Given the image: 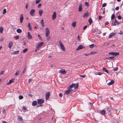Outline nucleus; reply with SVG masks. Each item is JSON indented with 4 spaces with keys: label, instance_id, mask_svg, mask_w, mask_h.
I'll return each mask as SVG.
<instances>
[{
    "label": "nucleus",
    "instance_id": "obj_1",
    "mask_svg": "<svg viewBox=\"0 0 123 123\" xmlns=\"http://www.w3.org/2000/svg\"><path fill=\"white\" fill-rule=\"evenodd\" d=\"M59 45L62 50L64 51L65 50V49L64 47V45L62 44L61 41L59 40Z\"/></svg>",
    "mask_w": 123,
    "mask_h": 123
},
{
    "label": "nucleus",
    "instance_id": "obj_2",
    "mask_svg": "<svg viewBox=\"0 0 123 123\" xmlns=\"http://www.w3.org/2000/svg\"><path fill=\"white\" fill-rule=\"evenodd\" d=\"M45 35L46 37H47L50 33V31L48 28L47 27L45 30Z\"/></svg>",
    "mask_w": 123,
    "mask_h": 123
},
{
    "label": "nucleus",
    "instance_id": "obj_3",
    "mask_svg": "<svg viewBox=\"0 0 123 123\" xmlns=\"http://www.w3.org/2000/svg\"><path fill=\"white\" fill-rule=\"evenodd\" d=\"M109 54H111L113 55L116 56L118 55L119 54V53L117 52H110L109 53Z\"/></svg>",
    "mask_w": 123,
    "mask_h": 123
},
{
    "label": "nucleus",
    "instance_id": "obj_4",
    "mask_svg": "<svg viewBox=\"0 0 123 123\" xmlns=\"http://www.w3.org/2000/svg\"><path fill=\"white\" fill-rule=\"evenodd\" d=\"M59 72L60 73L64 74H65L66 73V72L64 69L60 70H59Z\"/></svg>",
    "mask_w": 123,
    "mask_h": 123
},
{
    "label": "nucleus",
    "instance_id": "obj_5",
    "mask_svg": "<svg viewBox=\"0 0 123 123\" xmlns=\"http://www.w3.org/2000/svg\"><path fill=\"white\" fill-rule=\"evenodd\" d=\"M37 102L38 104H41L44 102V100L42 99H38L37 100Z\"/></svg>",
    "mask_w": 123,
    "mask_h": 123
},
{
    "label": "nucleus",
    "instance_id": "obj_6",
    "mask_svg": "<svg viewBox=\"0 0 123 123\" xmlns=\"http://www.w3.org/2000/svg\"><path fill=\"white\" fill-rule=\"evenodd\" d=\"M35 12V10L34 9H32L30 12V14L32 16H33L34 15V12Z\"/></svg>",
    "mask_w": 123,
    "mask_h": 123
},
{
    "label": "nucleus",
    "instance_id": "obj_7",
    "mask_svg": "<svg viewBox=\"0 0 123 123\" xmlns=\"http://www.w3.org/2000/svg\"><path fill=\"white\" fill-rule=\"evenodd\" d=\"M56 17V12H54L52 15V19L53 20L55 19Z\"/></svg>",
    "mask_w": 123,
    "mask_h": 123
},
{
    "label": "nucleus",
    "instance_id": "obj_8",
    "mask_svg": "<svg viewBox=\"0 0 123 123\" xmlns=\"http://www.w3.org/2000/svg\"><path fill=\"white\" fill-rule=\"evenodd\" d=\"M84 46L82 45H79L77 48L76 49V50H78L79 49H81L83 48H84Z\"/></svg>",
    "mask_w": 123,
    "mask_h": 123
},
{
    "label": "nucleus",
    "instance_id": "obj_9",
    "mask_svg": "<svg viewBox=\"0 0 123 123\" xmlns=\"http://www.w3.org/2000/svg\"><path fill=\"white\" fill-rule=\"evenodd\" d=\"M13 45V42L12 41H10L8 45V47L10 48L11 49V47Z\"/></svg>",
    "mask_w": 123,
    "mask_h": 123
},
{
    "label": "nucleus",
    "instance_id": "obj_10",
    "mask_svg": "<svg viewBox=\"0 0 123 123\" xmlns=\"http://www.w3.org/2000/svg\"><path fill=\"white\" fill-rule=\"evenodd\" d=\"M72 91V89H68L65 91V93L66 95L70 93V92Z\"/></svg>",
    "mask_w": 123,
    "mask_h": 123
},
{
    "label": "nucleus",
    "instance_id": "obj_11",
    "mask_svg": "<svg viewBox=\"0 0 123 123\" xmlns=\"http://www.w3.org/2000/svg\"><path fill=\"white\" fill-rule=\"evenodd\" d=\"M49 96H50L49 92H47V93H46V94L45 97H46V99H47L49 98Z\"/></svg>",
    "mask_w": 123,
    "mask_h": 123
},
{
    "label": "nucleus",
    "instance_id": "obj_12",
    "mask_svg": "<svg viewBox=\"0 0 123 123\" xmlns=\"http://www.w3.org/2000/svg\"><path fill=\"white\" fill-rule=\"evenodd\" d=\"M24 19V17L23 15L22 14H21V15L20 18V21L21 23H22L23 22V20Z\"/></svg>",
    "mask_w": 123,
    "mask_h": 123
},
{
    "label": "nucleus",
    "instance_id": "obj_13",
    "mask_svg": "<svg viewBox=\"0 0 123 123\" xmlns=\"http://www.w3.org/2000/svg\"><path fill=\"white\" fill-rule=\"evenodd\" d=\"M27 37L28 39H31L32 38V36L30 34V32H28L27 33Z\"/></svg>",
    "mask_w": 123,
    "mask_h": 123
},
{
    "label": "nucleus",
    "instance_id": "obj_14",
    "mask_svg": "<svg viewBox=\"0 0 123 123\" xmlns=\"http://www.w3.org/2000/svg\"><path fill=\"white\" fill-rule=\"evenodd\" d=\"M43 42H41L39 43L36 47L37 48L39 49V48L43 44Z\"/></svg>",
    "mask_w": 123,
    "mask_h": 123
},
{
    "label": "nucleus",
    "instance_id": "obj_15",
    "mask_svg": "<svg viewBox=\"0 0 123 123\" xmlns=\"http://www.w3.org/2000/svg\"><path fill=\"white\" fill-rule=\"evenodd\" d=\"M115 35V33L114 32H112L109 35V38H110L114 36Z\"/></svg>",
    "mask_w": 123,
    "mask_h": 123
},
{
    "label": "nucleus",
    "instance_id": "obj_16",
    "mask_svg": "<svg viewBox=\"0 0 123 123\" xmlns=\"http://www.w3.org/2000/svg\"><path fill=\"white\" fill-rule=\"evenodd\" d=\"M114 83V81L113 80H112L111 81L108 83L107 84L108 85L110 86L111 85H112Z\"/></svg>",
    "mask_w": 123,
    "mask_h": 123
},
{
    "label": "nucleus",
    "instance_id": "obj_17",
    "mask_svg": "<svg viewBox=\"0 0 123 123\" xmlns=\"http://www.w3.org/2000/svg\"><path fill=\"white\" fill-rule=\"evenodd\" d=\"M82 5L81 4L79 6L78 11L79 12H80L82 11Z\"/></svg>",
    "mask_w": 123,
    "mask_h": 123
},
{
    "label": "nucleus",
    "instance_id": "obj_18",
    "mask_svg": "<svg viewBox=\"0 0 123 123\" xmlns=\"http://www.w3.org/2000/svg\"><path fill=\"white\" fill-rule=\"evenodd\" d=\"M75 85V84L72 83L70 86H68L67 88L68 89H70V88H73V87H74V86Z\"/></svg>",
    "mask_w": 123,
    "mask_h": 123
},
{
    "label": "nucleus",
    "instance_id": "obj_19",
    "mask_svg": "<svg viewBox=\"0 0 123 123\" xmlns=\"http://www.w3.org/2000/svg\"><path fill=\"white\" fill-rule=\"evenodd\" d=\"M89 15V14L88 12L85 13L83 16V18H85L86 17L88 16Z\"/></svg>",
    "mask_w": 123,
    "mask_h": 123
},
{
    "label": "nucleus",
    "instance_id": "obj_20",
    "mask_svg": "<svg viewBox=\"0 0 123 123\" xmlns=\"http://www.w3.org/2000/svg\"><path fill=\"white\" fill-rule=\"evenodd\" d=\"M100 112L102 115H103L105 114V110H103L101 111Z\"/></svg>",
    "mask_w": 123,
    "mask_h": 123
},
{
    "label": "nucleus",
    "instance_id": "obj_21",
    "mask_svg": "<svg viewBox=\"0 0 123 123\" xmlns=\"http://www.w3.org/2000/svg\"><path fill=\"white\" fill-rule=\"evenodd\" d=\"M37 102L36 101H34L32 102V105L33 106H36L37 104Z\"/></svg>",
    "mask_w": 123,
    "mask_h": 123
},
{
    "label": "nucleus",
    "instance_id": "obj_22",
    "mask_svg": "<svg viewBox=\"0 0 123 123\" xmlns=\"http://www.w3.org/2000/svg\"><path fill=\"white\" fill-rule=\"evenodd\" d=\"M19 52V51L18 50L15 51L12 53V54L14 55H16L18 54Z\"/></svg>",
    "mask_w": 123,
    "mask_h": 123
},
{
    "label": "nucleus",
    "instance_id": "obj_23",
    "mask_svg": "<svg viewBox=\"0 0 123 123\" xmlns=\"http://www.w3.org/2000/svg\"><path fill=\"white\" fill-rule=\"evenodd\" d=\"M14 79H12L10 80L9 82L7 84L8 85L14 82Z\"/></svg>",
    "mask_w": 123,
    "mask_h": 123
},
{
    "label": "nucleus",
    "instance_id": "obj_24",
    "mask_svg": "<svg viewBox=\"0 0 123 123\" xmlns=\"http://www.w3.org/2000/svg\"><path fill=\"white\" fill-rule=\"evenodd\" d=\"M28 27L29 28V30L30 31H31L32 30V29L31 27V26L30 23H28Z\"/></svg>",
    "mask_w": 123,
    "mask_h": 123
},
{
    "label": "nucleus",
    "instance_id": "obj_25",
    "mask_svg": "<svg viewBox=\"0 0 123 123\" xmlns=\"http://www.w3.org/2000/svg\"><path fill=\"white\" fill-rule=\"evenodd\" d=\"M43 12V11L42 10H40L39 11V13L40 15L41 16L42 15Z\"/></svg>",
    "mask_w": 123,
    "mask_h": 123
},
{
    "label": "nucleus",
    "instance_id": "obj_26",
    "mask_svg": "<svg viewBox=\"0 0 123 123\" xmlns=\"http://www.w3.org/2000/svg\"><path fill=\"white\" fill-rule=\"evenodd\" d=\"M112 109V107L111 106H109V107L107 108V109L108 111H109V112L110 113H111V110Z\"/></svg>",
    "mask_w": 123,
    "mask_h": 123
},
{
    "label": "nucleus",
    "instance_id": "obj_27",
    "mask_svg": "<svg viewBox=\"0 0 123 123\" xmlns=\"http://www.w3.org/2000/svg\"><path fill=\"white\" fill-rule=\"evenodd\" d=\"M78 86H79V84L78 83H76V84H75V85H74V88L75 89H77L78 87Z\"/></svg>",
    "mask_w": 123,
    "mask_h": 123
},
{
    "label": "nucleus",
    "instance_id": "obj_28",
    "mask_svg": "<svg viewBox=\"0 0 123 123\" xmlns=\"http://www.w3.org/2000/svg\"><path fill=\"white\" fill-rule=\"evenodd\" d=\"M88 22L90 24H91L92 23V20L91 18H90L88 19Z\"/></svg>",
    "mask_w": 123,
    "mask_h": 123
},
{
    "label": "nucleus",
    "instance_id": "obj_29",
    "mask_svg": "<svg viewBox=\"0 0 123 123\" xmlns=\"http://www.w3.org/2000/svg\"><path fill=\"white\" fill-rule=\"evenodd\" d=\"M22 31V30L20 29H17V32L18 33H21Z\"/></svg>",
    "mask_w": 123,
    "mask_h": 123
},
{
    "label": "nucleus",
    "instance_id": "obj_30",
    "mask_svg": "<svg viewBox=\"0 0 123 123\" xmlns=\"http://www.w3.org/2000/svg\"><path fill=\"white\" fill-rule=\"evenodd\" d=\"M3 29L4 28L3 27H0V32L1 33H2L3 32Z\"/></svg>",
    "mask_w": 123,
    "mask_h": 123
},
{
    "label": "nucleus",
    "instance_id": "obj_31",
    "mask_svg": "<svg viewBox=\"0 0 123 123\" xmlns=\"http://www.w3.org/2000/svg\"><path fill=\"white\" fill-rule=\"evenodd\" d=\"M76 22H73L72 23V26L74 27L76 26Z\"/></svg>",
    "mask_w": 123,
    "mask_h": 123
},
{
    "label": "nucleus",
    "instance_id": "obj_32",
    "mask_svg": "<svg viewBox=\"0 0 123 123\" xmlns=\"http://www.w3.org/2000/svg\"><path fill=\"white\" fill-rule=\"evenodd\" d=\"M103 71L105 70V72L107 73H108V74L109 73V71L105 68H103Z\"/></svg>",
    "mask_w": 123,
    "mask_h": 123
},
{
    "label": "nucleus",
    "instance_id": "obj_33",
    "mask_svg": "<svg viewBox=\"0 0 123 123\" xmlns=\"http://www.w3.org/2000/svg\"><path fill=\"white\" fill-rule=\"evenodd\" d=\"M18 98L20 100L22 99L23 98V96L21 95H19Z\"/></svg>",
    "mask_w": 123,
    "mask_h": 123
},
{
    "label": "nucleus",
    "instance_id": "obj_34",
    "mask_svg": "<svg viewBox=\"0 0 123 123\" xmlns=\"http://www.w3.org/2000/svg\"><path fill=\"white\" fill-rule=\"evenodd\" d=\"M94 44H92L90 45V48H92L94 47Z\"/></svg>",
    "mask_w": 123,
    "mask_h": 123
},
{
    "label": "nucleus",
    "instance_id": "obj_35",
    "mask_svg": "<svg viewBox=\"0 0 123 123\" xmlns=\"http://www.w3.org/2000/svg\"><path fill=\"white\" fill-rule=\"evenodd\" d=\"M115 17V15L113 14H112L111 16V19H113Z\"/></svg>",
    "mask_w": 123,
    "mask_h": 123
},
{
    "label": "nucleus",
    "instance_id": "obj_36",
    "mask_svg": "<svg viewBox=\"0 0 123 123\" xmlns=\"http://www.w3.org/2000/svg\"><path fill=\"white\" fill-rule=\"evenodd\" d=\"M113 21L111 23V25L112 26H115L116 25V23L115 22V21H114V22L113 23Z\"/></svg>",
    "mask_w": 123,
    "mask_h": 123
},
{
    "label": "nucleus",
    "instance_id": "obj_37",
    "mask_svg": "<svg viewBox=\"0 0 123 123\" xmlns=\"http://www.w3.org/2000/svg\"><path fill=\"white\" fill-rule=\"evenodd\" d=\"M28 49L27 48H25V49L23 51V52L24 53H25L26 52L27 50Z\"/></svg>",
    "mask_w": 123,
    "mask_h": 123
},
{
    "label": "nucleus",
    "instance_id": "obj_38",
    "mask_svg": "<svg viewBox=\"0 0 123 123\" xmlns=\"http://www.w3.org/2000/svg\"><path fill=\"white\" fill-rule=\"evenodd\" d=\"M18 118L19 120L20 121H22L23 120V119L22 118V117L21 116H19V117Z\"/></svg>",
    "mask_w": 123,
    "mask_h": 123
},
{
    "label": "nucleus",
    "instance_id": "obj_39",
    "mask_svg": "<svg viewBox=\"0 0 123 123\" xmlns=\"http://www.w3.org/2000/svg\"><path fill=\"white\" fill-rule=\"evenodd\" d=\"M6 9H4L3 10V14H5L6 13Z\"/></svg>",
    "mask_w": 123,
    "mask_h": 123
},
{
    "label": "nucleus",
    "instance_id": "obj_40",
    "mask_svg": "<svg viewBox=\"0 0 123 123\" xmlns=\"http://www.w3.org/2000/svg\"><path fill=\"white\" fill-rule=\"evenodd\" d=\"M41 1V0H36V3L37 4L39 3Z\"/></svg>",
    "mask_w": 123,
    "mask_h": 123
},
{
    "label": "nucleus",
    "instance_id": "obj_41",
    "mask_svg": "<svg viewBox=\"0 0 123 123\" xmlns=\"http://www.w3.org/2000/svg\"><path fill=\"white\" fill-rule=\"evenodd\" d=\"M22 108L25 111L27 110V109L24 106H23Z\"/></svg>",
    "mask_w": 123,
    "mask_h": 123
},
{
    "label": "nucleus",
    "instance_id": "obj_42",
    "mask_svg": "<svg viewBox=\"0 0 123 123\" xmlns=\"http://www.w3.org/2000/svg\"><path fill=\"white\" fill-rule=\"evenodd\" d=\"M19 74V71H17L16 72L15 74V75H18Z\"/></svg>",
    "mask_w": 123,
    "mask_h": 123
},
{
    "label": "nucleus",
    "instance_id": "obj_43",
    "mask_svg": "<svg viewBox=\"0 0 123 123\" xmlns=\"http://www.w3.org/2000/svg\"><path fill=\"white\" fill-rule=\"evenodd\" d=\"M47 37V40L48 41H49L50 39V36H47L46 37Z\"/></svg>",
    "mask_w": 123,
    "mask_h": 123
},
{
    "label": "nucleus",
    "instance_id": "obj_44",
    "mask_svg": "<svg viewBox=\"0 0 123 123\" xmlns=\"http://www.w3.org/2000/svg\"><path fill=\"white\" fill-rule=\"evenodd\" d=\"M107 4L105 3L103 4L102 5V7H104Z\"/></svg>",
    "mask_w": 123,
    "mask_h": 123
},
{
    "label": "nucleus",
    "instance_id": "obj_45",
    "mask_svg": "<svg viewBox=\"0 0 123 123\" xmlns=\"http://www.w3.org/2000/svg\"><path fill=\"white\" fill-rule=\"evenodd\" d=\"M26 66L25 68L24 69L22 72L23 73H24L25 72L26 70Z\"/></svg>",
    "mask_w": 123,
    "mask_h": 123
},
{
    "label": "nucleus",
    "instance_id": "obj_46",
    "mask_svg": "<svg viewBox=\"0 0 123 123\" xmlns=\"http://www.w3.org/2000/svg\"><path fill=\"white\" fill-rule=\"evenodd\" d=\"M43 19H42L41 21V25L44 24V23L43 22Z\"/></svg>",
    "mask_w": 123,
    "mask_h": 123
},
{
    "label": "nucleus",
    "instance_id": "obj_47",
    "mask_svg": "<svg viewBox=\"0 0 123 123\" xmlns=\"http://www.w3.org/2000/svg\"><path fill=\"white\" fill-rule=\"evenodd\" d=\"M114 21L117 24H120V22L117 21L116 19H115Z\"/></svg>",
    "mask_w": 123,
    "mask_h": 123
},
{
    "label": "nucleus",
    "instance_id": "obj_48",
    "mask_svg": "<svg viewBox=\"0 0 123 123\" xmlns=\"http://www.w3.org/2000/svg\"><path fill=\"white\" fill-rule=\"evenodd\" d=\"M79 76L80 77H82V78H84L85 77L86 75H80Z\"/></svg>",
    "mask_w": 123,
    "mask_h": 123
},
{
    "label": "nucleus",
    "instance_id": "obj_49",
    "mask_svg": "<svg viewBox=\"0 0 123 123\" xmlns=\"http://www.w3.org/2000/svg\"><path fill=\"white\" fill-rule=\"evenodd\" d=\"M85 5L86 6H89V4L87 2H86L85 3Z\"/></svg>",
    "mask_w": 123,
    "mask_h": 123
},
{
    "label": "nucleus",
    "instance_id": "obj_50",
    "mask_svg": "<svg viewBox=\"0 0 123 123\" xmlns=\"http://www.w3.org/2000/svg\"><path fill=\"white\" fill-rule=\"evenodd\" d=\"M38 37H39V39L40 40H41V39H42V38L41 37V36H40V35H39V34L38 35Z\"/></svg>",
    "mask_w": 123,
    "mask_h": 123
},
{
    "label": "nucleus",
    "instance_id": "obj_51",
    "mask_svg": "<svg viewBox=\"0 0 123 123\" xmlns=\"http://www.w3.org/2000/svg\"><path fill=\"white\" fill-rule=\"evenodd\" d=\"M118 18L119 19H121V16L120 15H119L118 16Z\"/></svg>",
    "mask_w": 123,
    "mask_h": 123
},
{
    "label": "nucleus",
    "instance_id": "obj_52",
    "mask_svg": "<svg viewBox=\"0 0 123 123\" xmlns=\"http://www.w3.org/2000/svg\"><path fill=\"white\" fill-rule=\"evenodd\" d=\"M118 69V68L117 67V68H115L113 69V70L114 71H117V70Z\"/></svg>",
    "mask_w": 123,
    "mask_h": 123
},
{
    "label": "nucleus",
    "instance_id": "obj_53",
    "mask_svg": "<svg viewBox=\"0 0 123 123\" xmlns=\"http://www.w3.org/2000/svg\"><path fill=\"white\" fill-rule=\"evenodd\" d=\"M19 36H15L14 37L15 39H18L19 38Z\"/></svg>",
    "mask_w": 123,
    "mask_h": 123
},
{
    "label": "nucleus",
    "instance_id": "obj_54",
    "mask_svg": "<svg viewBox=\"0 0 123 123\" xmlns=\"http://www.w3.org/2000/svg\"><path fill=\"white\" fill-rule=\"evenodd\" d=\"M2 111V113L3 114H4V113H5L6 110L5 109H3V110Z\"/></svg>",
    "mask_w": 123,
    "mask_h": 123
},
{
    "label": "nucleus",
    "instance_id": "obj_55",
    "mask_svg": "<svg viewBox=\"0 0 123 123\" xmlns=\"http://www.w3.org/2000/svg\"><path fill=\"white\" fill-rule=\"evenodd\" d=\"M114 56H112L110 57H109V59H113L114 58Z\"/></svg>",
    "mask_w": 123,
    "mask_h": 123
},
{
    "label": "nucleus",
    "instance_id": "obj_56",
    "mask_svg": "<svg viewBox=\"0 0 123 123\" xmlns=\"http://www.w3.org/2000/svg\"><path fill=\"white\" fill-rule=\"evenodd\" d=\"M103 17L101 16H99L98 17V19L99 20H101L102 18Z\"/></svg>",
    "mask_w": 123,
    "mask_h": 123
},
{
    "label": "nucleus",
    "instance_id": "obj_57",
    "mask_svg": "<svg viewBox=\"0 0 123 123\" xmlns=\"http://www.w3.org/2000/svg\"><path fill=\"white\" fill-rule=\"evenodd\" d=\"M63 94L62 93H60L59 94V96L61 97L62 96Z\"/></svg>",
    "mask_w": 123,
    "mask_h": 123
},
{
    "label": "nucleus",
    "instance_id": "obj_58",
    "mask_svg": "<svg viewBox=\"0 0 123 123\" xmlns=\"http://www.w3.org/2000/svg\"><path fill=\"white\" fill-rule=\"evenodd\" d=\"M41 6V3H39V4L37 6V7L38 8H39Z\"/></svg>",
    "mask_w": 123,
    "mask_h": 123
},
{
    "label": "nucleus",
    "instance_id": "obj_59",
    "mask_svg": "<svg viewBox=\"0 0 123 123\" xmlns=\"http://www.w3.org/2000/svg\"><path fill=\"white\" fill-rule=\"evenodd\" d=\"M96 53V52L95 51L92 52H91L90 54H95Z\"/></svg>",
    "mask_w": 123,
    "mask_h": 123
},
{
    "label": "nucleus",
    "instance_id": "obj_60",
    "mask_svg": "<svg viewBox=\"0 0 123 123\" xmlns=\"http://www.w3.org/2000/svg\"><path fill=\"white\" fill-rule=\"evenodd\" d=\"M28 3L26 4L25 5V7L26 9H27L28 8Z\"/></svg>",
    "mask_w": 123,
    "mask_h": 123
},
{
    "label": "nucleus",
    "instance_id": "obj_61",
    "mask_svg": "<svg viewBox=\"0 0 123 123\" xmlns=\"http://www.w3.org/2000/svg\"><path fill=\"white\" fill-rule=\"evenodd\" d=\"M102 73L101 72H99L98 73V74L99 75H101L102 74Z\"/></svg>",
    "mask_w": 123,
    "mask_h": 123
},
{
    "label": "nucleus",
    "instance_id": "obj_62",
    "mask_svg": "<svg viewBox=\"0 0 123 123\" xmlns=\"http://www.w3.org/2000/svg\"><path fill=\"white\" fill-rule=\"evenodd\" d=\"M87 25H86L83 28V29L84 30H85V29L87 28Z\"/></svg>",
    "mask_w": 123,
    "mask_h": 123
},
{
    "label": "nucleus",
    "instance_id": "obj_63",
    "mask_svg": "<svg viewBox=\"0 0 123 123\" xmlns=\"http://www.w3.org/2000/svg\"><path fill=\"white\" fill-rule=\"evenodd\" d=\"M4 71L3 70L1 71L0 73V75H1L3 74L4 73Z\"/></svg>",
    "mask_w": 123,
    "mask_h": 123
},
{
    "label": "nucleus",
    "instance_id": "obj_64",
    "mask_svg": "<svg viewBox=\"0 0 123 123\" xmlns=\"http://www.w3.org/2000/svg\"><path fill=\"white\" fill-rule=\"evenodd\" d=\"M119 9V7L118 6H117L115 8V10H118Z\"/></svg>",
    "mask_w": 123,
    "mask_h": 123
}]
</instances>
